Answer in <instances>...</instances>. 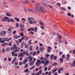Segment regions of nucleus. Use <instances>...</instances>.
Segmentation results:
<instances>
[{"label": "nucleus", "instance_id": "obj_19", "mask_svg": "<svg viewBox=\"0 0 75 75\" xmlns=\"http://www.w3.org/2000/svg\"><path fill=\"white\" fill-rule=\"evenodd\" d=\"M10 48L9 47H7L6 49V51L7 52L10 51Z\"/></svg>", "mask_w": 75, "mask_h": 75}, {"label": "nucleus", "instance_id": "obj_37", "mask_svg": "<svg viewBox=\"0 0 75 75\" xmlns=\"http://www.w3.org/2000/svg\"><path fill=\"white\" fill-rule=\"evenodd\" d=\"M28 22L30 24H33V22L31 21H29Z\"/></svg>", "mask_w": 75, "mask_h": 75}, {"label": "nucleus", "instance_id": "obj_39", "mask_svg": "<svg viewBox=\"0 0 75 75\" xmlns=\"http://www.w3.org/2000/svg\"><path fill=\"white\" fill-rule=\"evenodd\" d=\"M57 5H59V7H60L61 6V4L59 3H56Z\"/></svg>", "mask_w": 75, "mask_h": 75}, {"label": "nucleus", "instance_id": "obj_55", "mask_svg": "<svg viewBox=\"0 0 75 75\" xmlns=\"http://www.w3.org/2000/svg\"><path fill=\"white\" fill-rule=\"evenodd\" d=\"M27 52H26L25 51H24L23 52V55H25V54H26V53Z\"/></svg>", "mask_w": 75, "mask_h": 75}, {"label": "nucleus", "instance_id": "obj_46", "mask_svg": "<svg viewBox=\"0 0 75 75\" xmlns=\"http://www.w3.org/2000/svg\"><path fill=\"white\" fill-rule=\"evenodd\" d=\"M51 74H52V71H50L49 72L48 75H51Z\"/></svg>", "mask_w": 75, "mask_h": 75}, {"label": "nucleus", "instance_id": "obj_23", "mask_svg": "<svg viewBox=\"0 0 75 75\" xmlns=\"http://www.w3.org/2000/svg\"><path fill=\"white\" fill-rule=\"evenodd\" d=\"M28 64H25L24 67V68H28Z\"/></svg>", "mask_w": 75, "mask_h": 75}, {"label": "nucleus", "instance_id": "obj_20", "mask_svg": "<svg viewBox=\"0 0 75 75\" xmlns=\"http://www.w3.org/2000/svg\"><path fill=\"white\" fill-rule=\"evenodd\" d=\"M3 40H5V41H7V42L8 41V38H3Z\"/></svg>", "mask_w": 75, "mask_h": 75}, {"label": "nucleus", "instance_id": "obj_54", "mask_svg": "<svg viewBox=\"0 0 75 75\" xmlns=\"http://www.w3.org/2000/svg\"><path fill=\"white\" fill-rule=\"evenodd\" d=\"M60 71H63L64 70V68L63 67H61L59 68Z\"/></svg>", "mask_w": 75, "mask_h": 75}, {"label": "nucleus", "instance_id": "obj_32", "mask_svg": "<svg viewBox=\"0 0 75 75\" xmlns=\"http://www.w3.org/2000/svg\"><path fill=\"white\" fill-rule=\"evenodd\" d=\"M21 45L22 46H24V45H25V43L23 42L22 43Z\"/></svg>", "mask_w": 75, "mask_h": 75}, {"label": "nucleus", "instance_id": "obj_8", "mask_svg": "<svg viewBox=\"0 0 75 75\" xmlns=\"http://www.w3.org/2000/svg\"><path fill=\"white\" fill-rule=\"evenodd\" d=\"M4 18L2 19V20L3 21H7V17H4Z\"/></svg>", "mask_w": 75, "mask_h": 75}, {"label": "nucleus", "instance_id": "obj_11", "mask_svg": "<svg viewBox=\"0 0 75 75\" xmlns=\"http://www.w3.org/2000/svg\"><path fill=\"white\" fill-rule=\"evenodd\" d=\"M58 34H59V33H57V35L58 37L59 38V40H61V39H62V36L61 35H58Z\"/></svg>", "mask_w": 75, "mask_h": 75}, {"label": "nucleus", "instance_id": "obj_15", "mask_svg": "<svg viewBox=\"0 0 75 75\" xmlns=\"http://www.w3.org/2000/svg\"><path fill=\"white\" fill-rule=\"evenodd\" d=\"M28 61V59H24L23 62V64H26V62H27V61Z\"/></svg>", "mask_w": 75, "mask_h": 75}, {"label": "nucleus", "instance_id": "obj_62", "mask_svg": "<svg viewBox=\"0 0 75 75\" xmlns=\"http://www.w3.org/2000/svg\"><path fill=\"white\" fill-rule=\"evenodd\" d=\"M53 75H58V73H57V72H55L54 74Z\"/></svg>", "mask_w": 75, "mask_h": 75}, {"label": "nucleus", "instance_id": "obj_45", "mask_svg": "<svg viewBox=\"0 0 75 75\" xmlns=\"http://www.w3.org/2000/svg\"><path fill=\"white\" fill-rule=\"evenodd\" d=\"M72 54H75V50H72Z\"/></svg>", "mask_w": 75, "mask_h": 75}, {"label": "nucleus", "instance_id": "obj_5", "mask_svg": "<svg viewBox=\"0 0 75 75\" xmlns=\"http://www.w3.org/2000/svg\"><path fill=\"white\" fill-rule=\"evenodd\" d=\"M6 15L7 16H8V17H11V16H12V14H11V13H10L9 12H7L6 14Z\"/></svg>", "mask_w": 75, "mask_h": 75}, {"label": "nucleus", "instance_id": "obj_58", "mask_svg": "<svg viewBox=\"0 0 75 75\" xmlns=\"http://www.w3.org/2000/svg\"><path fill=\"white\" fill-rule=\"evenodd\" d=\"M45 56L47 57V58H48V57H49V56H50V55L48 54H46L45 55Z\"/></svg>", "mask_w": 75, "mask_h": 75}, {"label": "nucleus", "instance_id": "obj_48", "mask_svg": "<svg viewBox=\"0 0 75 75\" xmlns=\"http://www.w3.org/2000/svg\"><path fill=\"white\" fill-rule=\"evenodd\" d=\"M39 63H38V62H37L36 63V65H37V66H38V67H39Z\"/></svg>", "mask_w": 75, "mask_h": 75}, {"label": "nucleus", "instance_id": "obj_17", "mask_svg": "<svg viewBox=\"0 0 75 75\" xmlns=\"http://www.w3.org/2000/svg\"><path fill=\"white\" fill-rule=\"evenodd\" d=\"M19 27L21 28H24V25L21 24L19 25Z\"/></svg>", "mask_w": 75, "mask_h": 75}, {"label": "nucleus", "instance_id": "obj_56", "mask_svg": "<svg viewBox=\"0 0 75 75\" xmlns=\"http://www.w3.org/2000/svg\"><path fill=\"white\" fill-rule=\"evenodd\" d=\"M57 70H58V69H55L54 70V71L53 72V73H54V72H56V71H57Z\"/></svg>", "mask_w": 75, "mask_h": 75}, {"label": "nucleus", "instance_id": "obj_4", "mask_svg": "<svg viewBox=\"0 0 75 75\" xmlns=\"http://www.w3.org/2000/svg\"><path fill=\"white\" fill-rule=\"evenodd\" d=\"M43 71V69H42L40 70L37 73V75H41L42 74Z\"/></svg>", "mask_w": 75, "mask_h": 75}, {"label": "nucleus", "instance_id": "obj_16", "mask_svg": "<svg viewBox=\"0 0 75 75\" xmlns=\"http://www.w3.org/2000/svg\"><path fill=\"white\" fill-rule=\"evenodd\" d=\"M40 10H41L43 11H45V9L43 7H40Z\"/></svg>", "mask_w": 75, "mask_h": 75}, {"label": "nucleus", "instance_id": "obj_22", "mask_svg": "<svg viewBox=\"0 0 75 75\" xmlns=\"http://www.w3.org/2000/svg\"><path fill=\"white\" fill-rule=\"evenodd\" d=\"M37 52L35 51H34L33 53V56H34L36 55H37Z\"/></svg>", "mask_w": 75, "mask_h": 75}, {"label": "nucleus", "instance_id": "obj_60", "mask_svg": "<svg viewBox=\"0 0 75 75\" xmlns=\"http://www.w3.org/2000/svg\"><path fill=\"white\" fill-rule=\"evenodd\" d=\"M22 20H23V22H25V19L24 18H22Z\"/></svg>", "mask_w": 75, "mask_h": 75}, {"label": "nucleus", "instance_id": "obj_52", "mask_svg": "<svg viewBox=\"0 0 75 75\" xmlns=\"http://www.w3.org/2000/svg\"><path fill=\"white\" fill-rule=\"evenodd\" d=\"M8 45H9V46H11V42H9L8 43Z\"/></svg>", "mask_w": 75, "mask_h": 75}, {"label": "nucleus", "instance_id": "obj_24", "mask_svg": "<svg viewBox=\"0 0 75 75\" xmlns=\"http://www.w3.org/2000/svg\"><path fill=\"white\" fill-rule=\"evenodd\" d=\"M35 6L37 7H40V4H37L35 5Z\"/></svg>", "mask_w": 75, "mask_h": 75}, {"label": "nucleus", "instance_id": "obj_29", "mask_svg": "<svg viewBox=\"0 0 75 75\" xmlns=\"http://www.w3.org/2000/svg\"><path fill=\"white\" fill-rule=\"evenodd\" d=\"M35 68V66H34L32 67L31 68H30L29 69L30 70H31V69H33Z\"/></svg>", "mask_w": 75, "mask_h": 75}, {"label": "nucleus", "instance_id": "obj_18", "mask_svg": "<svg viewBox=\"0 0 75 75\" xmlns=\"http://www.w3.org/2000/svg\"><path fill=\"white\" fill-rule=\"evenodd\" d=\"M33 64H34V62L33 61L29 63V65L30 66H32Z\"/></svg>", "mask_w": 75, "mask_h": 75}, {"label": "nucleus", "instance_id": "obj_27", "mask_svg": "<svg viewBox=\"0 0 75 75\" xmlns=\"http://www.w3.org/2000/svg\"><path fill=\"white\" fill-rule=\"evenodd\" d=\"M24 40H28V37L27 36L25 37Z\"/></svg>", "mask_w": 75, "mask_h": 75}, {"label": "nucleus", "instance_id": "obj_2", "mask_svg": "<svg viewBox=\"0 0 75 75\" xmlns=\"http://www.w3.org/2000/svg\"><path fill=\"white\" fill-rule=\"evenodd\" d=\"M7 22L10 23V22H12L13 23H14V20L11 18L10 19H9V18L7 17Z\"/></svg>", "mask_w": 75, "mask_h": 75}, {"label": "nucleus", "instance_id": "obj_57", "mask_svg": "<svg viewBox=\"0 0 75 75\" xmlns=\"http://www.w3.org/2000/svg\"><path fill=\"white\" fill-rule=\"evenodd\" d=\"M31 30H32V31H34V30H35V28H31Z\"/></svg>", "mask_w": 75, "mask_h": 75}, {"label": "nucleus", "instance_id": "obj_30", "mask_svg": "<svg viewBox=\"0 0 75 75\" xmlns=\"http://www.w3.org/2000/svg\"><path fill=\"white\" fill-rule=\"evenodd\" d=\"M29 50L30 51H32L33 50V47L32 46H30L29 48Z\"/></svg>", "mask_w": 75, "mask_h": 75}, {"label": "nucleus", "instance_id": "obj_3", "mask_svg": "<svg viewBox=\"0 0 75 75\" xmlns=\"http://www.w3.org/2000/svg\"><path fill=\"white\" fill-rule=\"evenodd\" d=\"M73 64H71L70 65L71 66V68L72 67H75V60H74V61L73 62Z\"/></svg>", "mask_w": 75, "mask_h": 75}, {"label": "nucleus", "instance_id": "obj_53", "mask_svg": "<svg viewBox=\"0 0 75 75\" xmlns=\"http://www.w3.org/2000/svg\"><path fill=\"white\" fill-rule=\"evenodd\" d=\"M45 63L46 64H49V61H46L45 62Z\"/></svg>", "mask_w": 75, "mask_h": 75}, {"label": "nucleus", "instance_id": "obj_26", "mask_svg": "<svg viewBox=\"0 0 75 75\" xmlns=\"http://www.w3.org/2000/svg\"><path fill=\"white\" fill-rule=\"evenodd\" d=\"M13 48L14 49H17V47H16V44H14L13 45Z\"/></svg>", "mask_w": 75, "mask_h": 75}, {"label": "nucleus", "instance_id": "obj_10", "mask_svg": "<svg viewBox=\"0 0 75 75\" xmlns=\"http://www.w3.org/2000/svg\"><path fill=\"white\" fill-rule=\"evenodd\" d=\"M24 57V55L23 54L22 52L19 53L18 54V57Z\"/></svg>", "mask_w": 75, "mask_h": 75}, {"label": "nucleus", "instance_id": "obj_41", "mask_svg": "<svg viewBox=\"0 0 75 75\" xmlns=\"http://www.w3.org/2000/svg\"><path fill=\"white\" fill-rule=\"evenodd\" d=\"M58 72L59 74H60L61 73V70H60V69H59L58 70Z\"/></svg>", "mask_w": 75, "mask_h": 75}, {"label": "nucleus", "instance_id": "obj_31", "mask_svg": "<svg viewBox=\"0 0 75 75\" xmlns=\"http://www.w3.org/2000/svg\"><path fill=\"white\" fill-rule=\"evenodd\" d=\"M60 8L61 10H64V11H65V10H66L65 9V8H62V7H60Z\"/></svg>", "mask_w": 75, "mask_h": 75}, {"label": "nucleus", "instance_id": "obj_1", "mask_svg": "<svg viewBox=\"0 0 75 75\" xmlns=\"http://www.w3.org/2000/svg\"><path fill=\"white\" fill-rule=\"evenodd\" d=\"M33 52H30V55H29L28 57H27V59H29L28 61V62H30V61H31L33 60V57L31 56L32 55V54L33 55Z\"/></svg>", "mask_w": 75, "mask_h": 75}, {"label": "nucleus", "instance_id": "obj_14", "mask_svg": "<svg viewBox=\"0 0 75 75\" xmlns=\"http://www.w3.org/2000/svg\"><path fill=\"white\" fill-rule=\"evenodd\" d=\"M17 59L16 57H15L14 58V59L12 60V64H13L14 62H15V61H16V59Z\"/></svg>", "mask_w": 75, "mask_h": 75}, {"label": "nucleus", "instance_id": "obj_12", "mask_svg": "<svg viewBox=\"0 0 75 75\" xmlns=\"http://www.w3.org/2000/svg\"><path fill=\"white\" fill-rule=\"evenodd\" d=\"M40 50L41 52H42L43 51H44V47H40Z\"/></svg>", "mask_w": 75, "mask_h": 75}, {"label": "nucleus", "instance_id": "obj_61", "mask_svg": "<svg viewBox=\"0 0 75 75\" xmlns=\"http://www.w3.org/2000/svg\"><path fill=\"white\" fill-rule=\"evenodd\" d=\"M43 60H45V61H47V58L46 57H44Z\"/></svg>", "mask_w": 75, "mask_h": 75}, {"label": "nucleus", "instance_id": "obj_49", "mask_svg": "<svg viewBox=\"0 0 75 75\" xmlns=\"http://www.w3.org/2000/svg\"><path fill=\"white\" fill-rule=\"evenodd\" d=\"M47 69H48V67H45L44 69L45 71H47Z\"/></svg>", "mask_w": 75, "mask_h": 75}, {"label": "nucleus", "instance_id": "obj_42", "mask_svg": "<svg viewBox=\"0 0 75 75\" xmlns=\"http://www.w3.org/2000/svg\"><path fill=\"white\" fill-rule=\"evenodd\" d=\"M19 25L18 24V23H17L16 24V26L17 27H18Z\"/></svg>", "mask_w": 75, "mask_h": 75}, {"label": "nucleus", "instance_id": "obj_33", "mask_svg": "<svg viewBox=\"0 0 75 75\" xmlns=\"http://www.w3.org/2000/svg\"><path fill=\"white\" fill-rule=\"evenodd\" d=\"M0 35L1 36H3V35H4V33L3 32H1L0 33Z\"/></svg>", "mask_w": 75, "mask_h": 75}, {"label": "nucleus", "instance_id": "obj_44", "mask_svg": "<svg viewBox=\"0 0 75 75\" xmlns=\"http://www.w3.org/2000/svg\"><path fill=\"white\" fill-rule=\"evenodd\" d=\"M52 67L51 66H49L48 68V71H50L51 69V67Z\"/></svg>", "mask_w": 75, "mask_h": 75}, {"label": "nucleus", "instance_id": "obj_21", "mask_svg": "<svg viewBox=\"0 0 75 75\" xmlns=\"http://www.w3.org/2000/svg\"><path fill=\"white\" fill-rule=\"evenodd\" d=\"M54 54H52L50 56V58L51 60H52L54 59Z\"/></svg>", "mask_w": 75, "mask_h": 75}, {"label": "nucleus", "instance_id": "obj_59", "mask_svg": "<svg viewBox=\"0 0 75 75\" xmlns=\"http://www.w3.org/2000/svg\"><path fill=\"white\" fill-rule=\"evenodd\" d=\"M16 33V30H14V31H13V35H14Z\"/></svg>", "mask_w": 75, "mask_h": 75}, {"label": "nucleus", "instance_id": "obj_35", "mask_svg": "<svg viewBox=\"0 0 75 75\" xmlns=\"http://www.w3.org/2000/svg\"><path fill=\"white\" fill-rule=\"evenodd\" d=\"M14 38L15 39H18V36L17 35H14Z\"/></svg>", "mask_w": 75, "mask_h": 75}, {"label": "nucleus", "instance_id": "obj_9", "mask_svg": "<svg viewBox=\"0 0 75 75\" xmlns=\"http://www.w3.org/2000/svg\"><path fill=\"white\" fill-rule=\"evenodd\" d=\"M35 10H37L39 12H40V13H42V11H41V10L40 9H39L38 7H35Z\"/></svg>", "mask_w": 75, "mask_h": 75}, {"label": "nucleus", "instance_id": "obj_38", "mask_svg": "<svg viewBox=\"0 0 75 75\" xmlns=\"http://www.w3.org/2000/svg\"><path fill=\"white\" fill-rule=\"evenodd\" d=\"M57 56H55L54 57V60H57Z\"/></svg>", "mask_w": 75, "mask_h": 75}, {"label": "nucleus", "instance_id": "obj_51", "mask_svg": "<svg viewBox=\"0 0 75 75\" xmlns=\"http://www.w3.org/2000/svg\"><path fill=\"white\" fill-rule=\"evenodd\" d=\"M28 51H26V54L27 56H29V53H28Z\"/></svg>", "mask_w": 75, "mask_h": 75}, {"label": "nucleus", "instance_id": "obj_34", "mask_svg": "<svg viewBox=\"0 0 75 75\" xmlns=\"http://www.w3.org/2000/svg\"><path fill=\"white\" fill-rule=\"evenodd\" d=\"M53 65H54L55 66H57V63L56 62H54L53 64Z\"/></svg>", "mask_w": 75, "mask_h": 75}, {"label": "nucleus", "instance_id": "obj_13", "mask_svg": "<svg viewBox=\"0 0 75 75\" xmlns=\"http://www.w3.org/2000/svg\"><path fill=\"white\" fill-rule=\"evenodd\" d=\"M14 19L17 21V22H19L20 21V19L17 18V17H15L14 18Z\"/></svg>", "mask_w": 75, "mask_h": 75}, {"label": "nucleus", "instance_id": "obj_43", "mask_svg": "<svg viewBox=\"0 0 75 75\" xmlns=\"http://www.w3.org/2000/svg\"><path fill=\"white\" fill-rule=\"evenodd\" d=\"M24 2L26 3H29L28 0H26V1H24Z\"/></svg>", "mask_w": 75, "mask_h": 75}, {"label": "nucleus", "instance_id": "obj_63", "mask_svg": "<svg viewBox=\"0 0 75 75\" xmlns=\"http://www.w3.org/2000/svg\"><path fill=\"white\" fill-rule=\"evenodd\" d=\"M38 62V63H41V60L38 59L37 60Z\"/></svg>", "mask_w": 75, "mask_h": 75}, {"label": "nucleus", "instance_id": "obj_28", "mask_svg": "<svg viewBox=\"0 0 75 75\" xmlns=\"http://www.w3.org/2000/svg\"><path fill=\"white\" fill-rule=\"evenodd\" d=\"M6 44H7V43H6V42L4 43V44H2L1 45V47H3L5 45H6Z\"/></svg>", "mask_w": 75, "mask_h": 75}, {"label": "nucleus", "instance_id": "obj_6", "mask_svg": "<svg viewBox=\"0 0 75 75\" xmlns=\"http://www.w3.org/2000/svg\"><path fill=\"white\" fill-rule=\"evenodd\" d=\"M30 12H32L33 13H35V11L34 10L32 9H29L28 10Z\"/></svg>", "mask_w": 75, "mask_h": 75}, {"label": "nucleus", "instance_id": "obj_47", "mask_svg": "<svg viewBox=\"0 0 75 75\" xmlns=\"http://www.w3.org/2000/svg\"><path fill=\"white\" fill-rule=\"evenodd\" d=\"M2 51L4 53L5 52V49H4V48H3Z\"/></svg>", "mask_w": 75, "mask_h": 75}, {"label": "nucleus", "instance_id": "obj_36", "mask_svg": "<svg viewBox=\"0 0 75 75\" xmlns=\"http://www.w3.org/2000/svg\"><path fill=\"white\" fill-rule=\"evenodd\" d=\"M40 23L41 25H44V23H43V22H40Z\"/></svg>", "mask_w": 75, "mask_h": 75}, {"label": "nucleus", "instance_id": "obj_40", "mask_svg": "<svg viewBox=\"0 0 75 75\" xmlns=\"http://www.w3.org/2000/svg\"><path fill=\"white\" fill-rule=\"evenodd\" d=\"M28 69H27L24 71V72H26L27 73V72H28Z\"/></svg>", "mask_w": 75, "mask_h": 75}, {"label": "nucleus", "instance_id": "obj_7", "mask_svg": "<svg viewBox=\"0 0 75 75\" xmlns=\"http://www.w3.org/2000/svg\"><path fill=\"white\" fill-rule=\"evenodd\" d=\"M42 4V5H43V6H44L45 7H47V6H48V4L46 3L45 2H43Z\"/></svg>", "mask_w": 75, "mask_h": 75}, {"label": "nucleus", "instance_id": "obj_64", "mask_svg": "<svg viewBox=\"0 0 75 75\" xmlns=\"http://www.w3.org/2000/svg\"><path fill=\"white\" fill-rule=\"evenodd\" d=\"M30 19L31 20V21H33L34 20V19L33 18H31Z\"/></svg>", "mask_w": 75, "mask_h": 75}, {"label": "nucleus", "instance_id": "obj_50", "mask_svg": "<svg viewBox=\"0 0 75 75\" xmlns=\"http://www.w3.org/2000/svg\"><path fill=\"white\" fill-rule=\"evenodd\" d=\"M18 51V50H15L13 51V52H14L15 53H16Z\"/></svg>", "mask_w": 75, "mask_h": 75}, {"label": "nucleus", "instance_id": "obj_25", "mask_svg": "<svg viewBox=\"0 0 75 75\" xmlns=\"http://www.w3.org/2000/svg\"><path fill=\"white\" fill-rule=\"evenodd\" d=\"M63 61H64V59L62 58H60V61L61 62H63Z\"/></svg>", "mask_w": 75, "mask_h": 75}]
</instances>
